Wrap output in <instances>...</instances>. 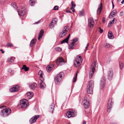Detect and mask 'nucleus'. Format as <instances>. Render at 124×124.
<instances>
[{
	"instance_id": "1",
	"label": "nucleus",
	"mask_w": 124,
	"mask_h": 124,
	"mask_svg": "<svg viewBox=\"0 0 124 124\" xmlns=\"http://www.w3.org/2000/svg\"><path fill=\"white\" fill-rule=\"evenodd\" d=\"M96 62V61H94L91 65L89 73V78L90 79L92 78L94 73L95 71V68L97 64Z\"/></svg>"
},
{
	"instance_id": "2",
	"label": "nucleus",
	"mask_w": 124,
	"mask_h": 124,
	"mask_svg": "<svg viewBox=\"0 0 124 124\" xmlns=\"http://www.w3.org/2000/svg\"><path fill=\"white\" fill-rule=\"evenodd\" d=\"M93 82L92 80L89 81L87 86L86 90L87 93L92 94L93 93Z\"/></svg>"
},
{
	"instance_id": "3",
	"label": "nucleus",
	"mask_w": 124,
	"mask_h": 124,
	"mask_svg": "<svg viewBox=\"0 0 124 124\" xmlns=\"http://www.w3.org/2000/svg\"><path fill=\"white\" fill-rule=\"evenodd\" d=\"M64 73L63 72H60L54 78L55 83L58 84L61 81L64 77Z\"/></svg>"
},
{
	"instance_id": "4",
	"label": "nucleus",
	"mask_w": 124,
	"mask_h": 124,
	"mask_svg": "<svg viewBox=\"0 0 124 124\" xmlns=\"http://www.w3.org/2000/svg\"><path fill=\"white\" fill-rule=\"evenodd\" d=\"M11 112V110L9 108H5L1 111V115L4 117L8 116Z\"/></svg>"
},
{
	"instance_id": "5",
	"label": "nucleus",
	"mask_w": 124,
	"mask_h": 124,
	"mask_svg": "<svg viewBox=\"0 0 124 124\" xmlns=\"http://www.w3.org/2000/svg\"><path fill=\"white\" fill-rule=\"evenodd\" d=\"M82 57L80 56H79L76 58L74 62V66L77 67H78L81 65L82 61Z\"/></svg>"
},
{
	"instance_id": "6",
	"label": "nucleus",
	"mask_w": 124,
	"mask_h": 124,
	"mask_svg": "<svg viewBox=\"0 0 124 124\" xmlns=\"http://www.w3.org/2000/svg\"><path fill=\"white\" fill-rule=\"evenodd\" d=\"M76 112V111L73 109H70L67 112L66 115L68 118H70L75 116Z\"/></svg>"
},
{
	"instance_id": "7",
	"label": "nucleus",
	"mask_w": 124,
	"mask_h": 124,
	"mask_svg": "<svg viewBox=\"0 0 124 124\" xmlns=\"http://www.w3.org/2000/svg\"><path fill=\"white\" fill-rule=\"evenodd\" d=\"M65 62L64 59L62 57L58 58L56 61V63L58 65L61 66L64 64Z\"/></svg>"
},
{
	"instance_id": "8",
	"label": "nucleus",
	"mask_w": 124,
	"mask_h": 124,
	"mask_svg": "<svg viewBox=\"0 0 124 124\" xmlns=\"http://www.w3.org/2000/svg\"><path fill=\"white\" fill-rule=\"evenodd\" d=\"M27 102L24 101L23 99L21 100L20 102V105L22 108H25L28 106Z\"/></svg>"
},
{
	"instance_id": "9",
	"label": "nucleus",
	"mask_w": 124,
	"mask_h": 124,
	"mask_svg": "<svg viewBox=\"0 0 124 124\" xmlns=\"http://www.w3.org/2000/svg\"><path fill=\"white\" fill-rule=\"evenodd\" d=\"M82 103L85 108L86 109L89 107V102L86 99L84 98L83 100Z\"/></svg>"
},
{
	"instance_id": "10",
	"label": "nucleus",
	"mask_w": 124,
	"mask_h": 124,
	"mask_svg": "<svg viewBox=\"0 0 124 124\" xmlns=\"http://www.w3.org/2000/svg\"><path fill=\"white\" fill-rule=\"evenodd\" d=\"M88 23V26L90 27L91 28H93L94 24V21L93 18L90 17L89 19Z\"/></svg>"
},
{
	"instance_id": "11",
	"label": "nucleus",
	"mask_w": 124,
	"mask_h": 124,
	"mask_svg": "<svg viewBox=\"0 0 124 124\" xmlns=\"http://www.w3.org/2000/svg\"><path fill=\"white\" fill-rule=\"evenodd\" d=\"M112 102L111 99H109L108 100L107 107V111L108 112H109L111 110Z\"/></svg>"
},
{
	"instance_id": "12",
	"label": "nucleus",
	"mask_w": 124,
	"mask_h": 124,
	"mask_svg": "<svg viewBox=\"0 0 124 124\" xmlns=\"http://www.w3.org/2000/svg\"><path fill=\"white\" fill-rule=\"evenodd\" d=\"M39 116L38 115H36L33 117L31 118L29 122L30 123L33 124L36 121L37 119L39 117Z\"/></svg>"
},
{
	"instance_id": "13",
	"label": "nucleus",
	"mask_w": 124,
	"mask_h": 124,
	"mask_svg": "<svg viewBox=\"0 0 124 124\" xmlns=\"http://www.w3.org/2000/svg\"><path fill=\"white\" fill-rule=\"evenodd\" d=\"M113 75V71L112 70H109L108 72V78L109 80H111Z\"/></svg>"
},
{
	"instance_id": "14",
	"label": "nucleus",
	"mask_w": 124,
	"mask_h": 124,
	"mask_svg": "<svg viewBox=\"0 0 124 124\" xmlns=\"http://www.w3.org/2000/svg\"><path fill=\"white\" fill-rule=\"evenodd\" d=\"M78 40V38H74L73 41L69 45V49L73 48V47L75 44V42H76Z\"/></svg>"
},
{
	"instance_id": "15",
	"label": "nucleus",
	"mask_w": 124,
	"mask_h": 124,
	"mask_svg": "<svg viewBox=\"0 0 124 124\" xmlns=\"http://www.w3.org/2000/svg\"><path fill=\"white\" fill-rule=\"evenodd\" d=\"M57 21V19L55 18L53 19V21L50 25V28L51 29L52 28L54 27V24H56Z\"/></svg>"
},
{
	"instance_id": "16",
	"label": "nucleus",
	"mask_w": 124,
	"mask_h": 124,
	"mask_svg": "<svg viewBox=\"0 0 124 124\" xmlns=\"http://www.w3.org/2000/svg\"><path fill=\"white\" fill-rule=\"evenodd\" d=\"M33 93L31 92H27L25 95V96L27 98L30 99L32 98L33 96Z\"/></svg>"
},
{
	"instance_id": "17",
	"label": "nucleus",
	"mask_w": 124,
	"mask_h": 124,
	"mask_svg": "<svg viewBox=\"0 0 124 124\" xmlns=\"http://www.w3.org/2000/svg\"><path fill=\"white\" fill-rule=\"evenodd\" d=\"M18 90L19 86L16 85L10 89V91L12 92H14L17 91Z\"/></svg>"
},
{
	"instance_id": "18",
	"label": "nucleus",
	"mask_w": 124,
	"mask_h": 124,
	"mask_svg": "<svg viewBox=\"0 0 124 124\" xmlns=\"http://www.w3.org/2000/svg\"><path fill=\"white\" fill-rule=\"evenodd\" d=\"M105 78L104 77H103L101 78L100 84V86L102 88H103L105 86Z\"/></svg>"
},
{
	"instance_id": "19",
	"label": "nucleus",
	"mask_w": 124,
	"mask_h": 124,
	"mask_svg": "<svg viewBox=\"0 0 124 124\" xmlns=\"http://www.w3.org/2000/svg\"><path fill=\"white\" fill-rule=\"evenodd\" d=\"M29 87L32 89L34 90L37 86V84L34 83H30L29 84Z\"/></svg>"
},
{
	"instance_id": "20",
	"label": "nucleus",
	"mask_w": 124,
	"mask_h": 124,
	"mask_svg": "<svg viewBox=\"0 0 124 124\" xmlns=\"http://www.w3.org/2000/svg\"><path fill=\"white\" fill-rule=\"evenodd\" d=\"M53 65H50L46 66V70L47 72H50L52 70L54 67Z\"/></svg>"
},
{
	"instance_id": "21",
	"label": "nucleus",
	"mask_w": 124,
	"mask_h": 124,
	"mask_svg": "<svg viewBox=\"0 0 124 124\" xmlns=\"http://www.w3.org/2000/svg\"><path fill=\"white\" fill-rule=\"evenodd\" d=\"M117 11L116 10H114L110 14L109 17V18H111L113 17L117 13Z\"/></svg>"
},
{
	"instance_id": "22",
	"label": "nucleus",
	"mask_w": 124,
	"mask_h": 124,
	"mask_svg": "<svg viewBox=\"0 0 124 124\" xmlns=\"http://www.w3.org/2000/svg\"><path fill=\"white\" fill-rule=\"evenodd\" d=\"M102 3H101L100 5L99 6V7L97 10V13L98 14H100L102 9Z\"/></svg>"
},
{
	"instance_id": "23",
	"label": "nucleus",
	"mask_w": 124,
	"mask_h": 124,
	"mask_svg": "<svg viewBox=\"0 0 124 124\" xmlns=\"http://www.w3.org/2000/svg\"><path fill=\"white\" fill-rule=\"evenodd\" d=\"M18 14L19 16H22L25 14V11H24V9H22L21 10H19L18 11Z\"/></svg>"
},
{
	"instance_id": "24",
	"label": "nucleus",
	"mask_w": 124,
	"mask_h": 124,
	"mask_svg": "<svg viewBox=\"0 0 124 124\" xmlns=\"http://www.w3.org/2000/svg\"><path fill=\"white\" fill-rule=\"evenodd\" d=\"M44 33V31L43 30H41L40 31L38 36V39L39 40L40 39L42 38Z\"/></svg>"
},
{
	"instance_id": "25",
	"label": "nucleus",
	"mask_w": 124,
	"mask_h": 124,
	"mask_svg": "<svg viewBox=\"0 0 124 124\" xmlns=\"http://www.w3.org/2000/svg\"><path fill=\"white\" fill-rule=\"evenodd\" d=\"M70 35L69 34L68 36L66 38H65L64 40H63L61 42V44H63L65 43H67L68 41L69 37L70 36Z\"/></svg>"
},
{
	"instance_id": "26",
	"label": "nucleus",
	"mask_w": 124,
	"mask_h": 124,
	"mask_svg": "<svg viewBox=\"0 0 124 124\" xmlns=\"http://www.w3.org/2000/svg\"><path fill=\"white\" fill-rule=\"evenodd\" d=\"M54 104L53 103L51 104L49 107V110L50 112H52V113H53V110L54 108Z\"/></svg>"
},
{
	"instance_id": "27",
	"label": "nucleus",
	"mask_w": 124,
	"mask_h": 124,
	"mask_svg": "<svg viewBox=\"0 0 124 124\" xmlns=\"http://www.w3.org/2000/svg\"><path fill=\"white\" fill-rule=\"evenodd\" d=\"M40 80V87L41 89H43L46 87V85L43 82V80Z\"/></svg>"
},
{
	"instance_id": "28",
	"label": "nucleus",
	"mask_w": 124,
	"mask_h": 124,
	"mask_svg": "<svg viewBox=\"0 0 124 124\" xmlns=\"http://www.w3.org/2000/svg\"><path fill=\"white\" fill-rule=\"evenodd\" d=\"M36 39H32L31 41L30 46V47H32L35 44L36 41Z\"/></svg>"
},
{
	"instance_id": "29",
	"label": "nucleus",
	"mask_w": 124,
	"mask_h": 124,
	"mask_svg": "<svg viewBox=\"0 0 124 124\" xmlns=\"http://www.w3.org/2000/svg\"><path fill=\"white\" fill-rule=\"evenodd\" d=\"M108 37L109 39H113L114 36L112 34V33L111 31L109 32L108 34Z\"/></svg>"
},
{
	"instance_id": "30",
	"label": "nucleus",
	"mask_w": 124,
	"mask_h": 124,
	"mask_svg": "<svg viewBox=\"0 0 124 124\" xmlns=\"http://www.w3.org/2000/svg\"><path fill=\"white\" fill-rule=\"evenodd\" d=\"M38 74L40 75V80H44V79L43 78V72L41 71H39L38 72Z\"/></svg>"
},
{
	"instance_id": "31",
	"label": "nucleus",
	"mask_w": 124,
	"mask_h": 124,
	"mask_svg": "<svg viewBox=\"0 0 124 124\" xmlns=\"http://www.w3.org/2000/svg\"><path fill=\"white\" fill-rule=\"evenodd\" d=\"M119 65L120 69H122L123 68L124 66V62L119 61Z\"/></svg>"
},
{
	"instance_id": "32",
	"label": "nucleus",
	"mask_w": 124,
	"mask_h": 124,
	"mask_svg": "<svg viewBox=\"0 0 124 124\" xmlns=\"http://www.w3.org/2000/svg\"><path fill=\"white\" fill-rule=\"evenodd\" d=\"M22 69H24L25 71H27L29 70V68L27 67L25 65H23V67L22 68Z\"/></svg>"
},
{
	"instance_id": "33",
	"label": "nucleus",
	"mask_w": 124,
	"mask_h": 124,
	"mask_svg": "<svg viewBox=\"0 0 124 124\" xmlns=\"http://www.w3.org/2000/svg\"><path fill=\"white\" fill-rule=\"evenodd\" d=\"M35 0H30L29 1V3L30 5L32 6L35 3Z\"/></svg>"
},
{
	"instance_id": "34",
	"label": "nucleus",
	"mask_w": 124,
	"mask_h": 124,
	"mask_svg": "<svg viewBox=\"0 0 124 124\" xmlns=\"http://www.w3.org/2000/svg\"><path fill=\"white\" fill-rule=\"evenodd\" d=\"M68 30V27L67 26H66L64 27L62 31L63 32H65L66 33Z\"/></svg>"
},
{
	"instance_id": "35",
	"label": "nucleus",
	"mask_w": 124,
	"mask_h": 124,
	"mask_svg": "<svg viewBox=\"0 0 124 124\" xmlns=\"http://www.w3.org/2000/svg\"><path fill=\"white\" fill-rule=\"evenodd\" d=\"M66 33L65 32H63V31L60 33V37H62L64 36L66 34Z\"/></svg>"
},
{
	"instance_id": "36",
	"label": "nucleus",
	"mask_w": 124,
	"mask_h": 124,
	"mask_svg": "<svg viewBox=\"0 0 124 124\" xmlns=\"http://www.w3.org/2000/svg\"><path fill=\"white\" fill-rule=\"evenodd\" d=\"M8 71L10 73L11 75H13L14 74L13 71L10 69H8Z\"/></svg>"
},
{
	"instance_id": "37",
	"label": "nucleus",
	"mask_w": 124,
	"mask_h": 124,
	"mask_svg": "<svg viewBox=\"0 0 124 124\" xmlns=\"http://www.w3.org/2000/svg\"><path fill=\"white\" fill-rule=\"evenodd\" d=\"M84 10H82L80 11L79 13V15L80 16H81L84 15Z\"/></svg>"
},
{
	"instance_id": "38",
	"label": "nucleus",
	"mask_w": 124,
	"mask_h": 124,
	"mask_svg": "<svg viewBox=\"0 0 124 124\" xmlns=\"http://www.w3.org/2000/svg\"><path fill=\"white\" fill-rule=\"evenodd\" d=\"M77 73H76V75L75 76V77H74L73 80V83H74L75 82L77 78Z\"/></svg>"
},
{
	"instance_id": "39",
	"label": "nucleus",
	"mask_w": 124,
	"mask_h": 124,
	"mask_svg": "<svg viewBox=\"0 0 124 124\" xmlns=\"http://www.w3.org/2000/svg\"><path fill=\"white\" fill-rule=\"evenodd\" d=\"M105 46L106 48H109L111 46L109 44L106 43L105 45Z\"/></svg>"
},
{
	"instance_id": "40",
	"label": "nucleus",
	"mask_w": 124,
	"mask_h": 124,
	"mask_svg": "<svg viewBox=\"0 0 124 124\" xmlns=\"http://www.w3.org/2000/svg\"><path fill=\"white\" fill-rule=\"evenodd\" d=\"M115 20V18H114L113 19V20L112 21H110V22L108 24V25L109 27V26L111 24H113L114 23V22Z\"/></svg>"
},
{
	"instance_id": "41",
	"label": "nucleus",
	"mask_w": 124,
	"mask_h": 124,
	"mask_svg": "<svg viewBox=\"0 0 124 124\" xmlns=\"http://www.w3.org/2000/svg\"><path fill=\"white\" fill-rule=\"evenodd\" d=\"M55 50L56 51L58 52H60L61 51V48L59 47H57L55 48Z\"/></svg>"
},
{
	"instance_id": "42",
	"label": "nucleus",
	"mask_w": 124,
	"mask_h": 124,
	"mask_svg": "<svg viewBox=\"0 0 124 124\" xmlns=\"http://www.w3.org/2000/svg\"><path fill=\"white\" fill-rule=\"evenodd\" d=\"M7 46L8 47H11L13 46V45L11 43H8L7 45Z\"/></svg>"
},
{
	"instance_id": "43",
	"label": "nucleus",
	"mask_w": 124,
	"mask_h": 124,
	"mask_svg": "<svg viewBox=\"0 0 124 124\" xmlns=\"http://www.w3.org/2000/svg\"><path fill=\"white\" fill-rule=\"evenodd\" d=\"M58 6H55L54 7V8H53V9L54 10H57L58 9Z\"/></svg>"
},
{
	"instance_id": "44",
	"label": "nucleus",
	"mask_w": 124,
	"mask_h": 124,
	"mask_svg": "<svg viewBox=\"0 0 124 124\" xmlns=\"http://www.w3.org/2000/svg\"><path fill=\"white\" fill-rule=\"evenodd\" d=\"M71 4L72 5L71 7H72V8H75V6H76L74 4H73V1H72L71 2Z\"/></svg>"
},
{
	"instance_id": "45",
	"label": "nucleus",
	"mask_w": 124,
	"mask_h": 124,
	"mask_svg": "<svg viewBox=\"0 0 124 124\" xmlns=\"http://www.w3.org/2000/svg\"><path fill=\"white\" fill-rule=\"evenodd\" d=\"M8 62H12L13 61V60L12 59V58H10L8 59Z\"/></svg>"
},
{
	"instance_id": "46",
	"label": "nucleus",
	"mask_w": 124,
	"mask_h": 124,
	"mask_svg": "<svg viewBox=\"0 0 124 124\" xmlns=\"http://www.w3.org/2000/svg\"><path fill=\"white\" fill-rule=\"evenodd\" d=\"M13 7L14 8H17L16 5V3H14L13 5Z\"/></svg>"
},
{
	"instance_id": "47",
	"label": "nucleus",
	"mask_w": 124,
	"mask_h": 124,
	"mask_svg": "<svg viewBox=\"0 0 124 124\" xmlns=\"http://www.w3.org/2000/svg\"><path fill=\"white\" fill-rule=\"evenodd\" d=\"M89 45V43H88L87 44L86 46L85 47V51H86V50L87 49L88 47V46Z\"/></svg>"
},
{
	"instance_id": "48",
	"label": "nucleus",
	"mask_w": 124,
	"mask_h": 124,
	"mask_svg": "<svg viewBox=\"0 0 124 124\" xmlns=\"http://www.w3.org/2000/svg\"><path fill=\"white\" fill-rule=\"evenodd\" d=\"M99 29H100L99 32L101 33H102L103 32V30L102 29H101L100 28H99Z\"/></svg>"
},
{
	"instance_id": "49",
	"label": "nucleus",
	"mask_w": 124,
	"mask_h": 124,
	"mask_svg": "<svg viewBox=\"0 0 124 124\" xmlns=\"http://www.w3.org/2000/svg\"><path fill=\"white\" fill-rule=\"evenodd\" d=\"M123 12L121 11L120 12V15L121 16H122L123 15Z\"/></svg>"
},
{
	"instance_id": "50",
	"label": "nucleus",
	"mask_w": 124,
	"mask_h": 124,
	"mask_svg": "<svg viewBox=\"0 0 124 124\" xmlns=\"http://www.w3.org/2000/svg\"><path fill=\"white\" fill-rule=\"evenodd\" d=\"M74 8H72V7H71L70 8H71V9L72 10V11L73 12H74L75 11H74Z\"/></svg>"
},
{
	"instance_id": "51",
	"label": "nucleus",
	"mask_w": 124,
	"mask_h": 124,
	"mask_svg": "<svg viewBox=\"0 0 124 124\" xmlns=\"http://www.w3.org/2000/svg\"><path fill=\"white\" fill-rule=\"evenodd\" d=\"M40 20H39L38 21V22H35V24H37L38 23H40Z\"/></svg>"
},
{
	"instance_id": "52",
	"label": "nucleus",
	"mask_w": 124,
	"mask_h": 124,
	"mask_svg": "<svg viewBox=\"0 0 124 124\" xmlns=\"http://www.w3.org/2000/svg\"><path fill=\"white\" fill-rule=\"evenodd\" d=\"M0 51H1V53L2 54H4V51H3V50L2 49H0Z\"/></svg>"
},
{
	"instance_id": "53",
	"label": "nucleus",
	"mask_w": 124,
	"mask_h": 124,
	"mask_svg": "<svg viewBox=\"0 0 124 124\" xmlns=\"http://www.w3.org/2000/svg\"><path fill=\"white\" fill-rule=\"evenodd\" d=\"M112 2V5H113L112 8L113 9L114 8V4H113V2Z\"/></svg>"
},
{
	"instance_id": "54",
	"label": "nucleus",
	"mask_w": 124,
	"mask_h": 124,
	"mask_svg": "<svg viewBox=\"0 0 124 124\" xmlns=\"http://www.w3.org/2000/svg\"><path fill=\"white\" fill-rule=\"evenodd\" d=\"M124 2V0H123L121 2V3L122 4H123Z\"/></svg>"
},
{
	"instance_id": "55",
	"label": "nucleus",
	"mask_w": 124,
	"mask_h": 124,
	"mask_svg": "<svg viewBox=\"0 0 124 124\" xmlns=\"http://www.w3.org/2000/svg\"><path fill=\"white\" fill-rule=\"evenodd\" d=\"M86 123L85 121H83V124H86Z\"/></svg>"
},
{
	"instance_id": "56",
	"label": "nucleus",
	"mask_w": 124,
	"mask_h": 124,
	"mask_svg": "<svg viewBox=\"0 0 124 124\" xmlns=\"http://www.w3.org/2000/svg\"><path fill=\"white\" fill-rule=\"evenodd\" d=\"M67 12L68 13H69V12H70V11L69 10H67Z\"/></svg>"
},
{
	"instance_id": "57",
	"label": "nucleus",
	"mask_w": 124,
	"mask_h": 124,
	"mask_svg": "<svg viewBox=\"0 0 124 124\" xmlns=\"http://www.w3.org/2000/svg\"><path fill=\"white\" fill-rule=\"evenodd\" d=\"M117 0V1L118 2H120V1H121V0Z\"/></svg>"
},
{
	"instance_id": "58",
	"label": "nucleus",
	"mask_w": 124,
	"mask_h": 124,
	"mask_svg": "<svg viewBox=\"0 0 124 124\" xmlns=\"http://www.w3.org/2000/svg\"><path fill=\"white\" fill-rule=\"evenodd\" d=\"M67 124H70V123H68Z\"/></svg>"
},
{
	"instance_id": "59",
	"label": "nucleus",
	"mask_w": 124,
	"mask_h": 124,
	"mask_svg": "<svg viewBox=\"0 0 124 124\" xmlns=\"http://www.w3.org/2000/svg\"><path fill=\"white\" fill-rule=\"evenodd\" d=\"M115 124V123H113V124Z\"/></svg>"
}]
</instances>
